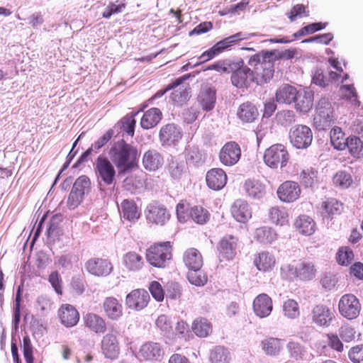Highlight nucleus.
Instances as JSON below:
<instances>
[{
  "label": "nucleus",
  "instance_id": "f257e3e1",
  "mask_svg": "<svg viewBox=\"0 0 363 363\" xmlns=\"http://www.w3.org/2000/svg\"><path fill=\"white\" fill-rule=\"evenodd\" d=\"M111 162L120 174H125L136 168L139 154L138 149L123 139L115 143L109 150Z\"/></svg>",
  "mask_w": 363,
  "mask_h": 363
},
{
  "label": "nucleus",
  "instance_id": "f03ea898",
  "mask_svg": "<svg viewBox=\"0 0 363 363\" xmlns=\"http://www.w3.org/2000/svg\"><path fill=\"white\" fill-rule=\"evenodd\" d=\"M273 56L272 52H265L261 55L255 54L252 55L248 64L253 67L252 74L254 83L263 85L271 81L274 74V63L270 58Z\"/></svg>",
  "mask_w": 363,
  "mask_h": 363
},
{
  "label": "nucleus",
  "instance_id": "7ed1b4c3",
  "mask_svg": "<svg viewBox=\"0 0 363 363\" xmlns=\"http://www.w3.org/2000/svg\"><path fill=\"white\" fill-rule=\"evenodd\" d=\"M172 257V245L169 241L154 243L145 252L147 263L156 268H165Z\"/></svg>",
  "mask_w": 363,
  "mask_h": 363
},
{
  "label": "nucleus",
  "instance_id": "20e7f679",
  "mask_svg": "<svg viewBox=\"0 0 363 363\" xmlns=\"http://www.w3.org/2000/svg\"><path fill=\"white\" fill-rule=\"evenodd\" d=\"M335 111L328 99H320L315 107L313 125L318 130L329 129L334 123Z\"/></svg>",
  "mask_w": 363,
  "mask_h": 363
},
{
  "label": "nucleus",
  "instance_id": "39448f33",
  "mask_svg": "<svg viewBox=\"0 0 363 363\" xmlns=\"http://www.w3.org/2000/svg\"><path fill=\"white\" fill-rule=\"evenodd\" d=\"M264 162L271 168H283L286 166L289 154L286 147L281 144H274L265 150Z\"/></svg>",
  "mask_w": 363,
  "mask_h": 363
},
{
  "label": "nucleus",
  "instance_id": "423d86ee",
  "mask_svg": "<svg viewBox=\"0 0 363 363\" xmlns=\"http://www.w3.org/2000/svg\"><path fill=\"white\" fill-rule=\"evenodd\" d=\"M231 82L239 89L247 88L254 82L252 69L244 64L242 60L233 61Z\"/></svg>",
  "mask_w": 363,
  "mask_h": 363
},
{
  "label": "nucleus",
  "instance_id": "0eeeda50",
  "mask_svg": "<svg viewBox=\"0 0 363 363\" xmlns=\"http://www.w3.org/2000/svg\"><path fill=\"white\" fill-rule=\"evenodd\" d=\"M361 309L359 300L352 294L343 295L338 302L340 314L349 320L356 319L359 315Z\"/></svg>",
  "mask_w": 363,
  "mask_h": 363
},
{
  "label": "nucleus",
  "instance_id": "6e6552de",
  "mask_svg": "<svg viewBox=\"0 0 363 363\" xmlns=\"http://www.w3.org/2000/svg\"><path fill=\"white\" fill-rule=\"evenodd\" d=\"M239 238L233 235H225L217 244V251L220 262L233 260L237 255Z\"/></svg>",
  "mask_w": 363,
  "mask_h": 363
},
{
  "label": "nucleus",
  "instance_id": "1a4fd4ad",
  "mask_svg": "<svg viewBox=\"0 0 363 363\" xmlns=\"http://www.w3.org/2000/svg\"><path fill=\"white\" fill-rule=\"evenodd\" d=\"M84 268L94 277H106L112 273L113 265L108 258L94 257L86 261Z\"/></svg>",
  "mask_w": 363,
  "mask_h": 363
},
{
  "label": "nucleus",
  "instance_id": "9d476101",
  "mask_svg": "<svg viewBox=\"0 0 363 363\" xmlns=\"http://www.w3.org/2000/svg\"><path fill=\"white\" fill-rule=\"evenodd\" d=\"M289 139L291 143L296 148H307L312 143L313 133L308 126L297 125L290 130Z\"/></svg>",
  "mask_w": 363,
  "mask_h": 363
},
{
  "label": "nucleus",
  "instance_id": "9b49d317",
  "mask_svg": "<svg viewBox=\"0 0 363 363\" xmlns=\"http://www.w3.org/2000/svg\"><path fill=\"white\" fill-rule=\"evenodd\" d=\"M145 216L148 223L163 226L169 220L171 214L166 206L155 202L147 206Z\"/></svg>",
  "mask_w": 363,
  "mask_h": 363
},
{
  "label": "nucleus",
  "instance_id": "f8f14e48",
  "mask_svg": "<svg viewBox=\"0 0 363 363\" xmlns=\"http://www.w3.org/2000/svg\"><path fill=\"white\" fill-rule=\"evenodd\" d=\"M95 172L98 179L106 185H111L115 182L116 169L108 158L98 157L95 162Z\"/></svg>",
  "mask_w": 363,
  "mask_h": 363
},
{
  "label": "nucleus",
  "instance_id": "ddd939ff",
  "mask_svg": "<svg viewBox=\"0 0 363 363\" xmlns=\"http://www.w3.org/2000/svg\"><path fill=\"white\" fill-rule=\"evenodd\" d=\"M241 149L234 141L226 143L219 152L220 162L225 166L230 167L235 164L240 159Z\"/></svg>",
  "mask_w": 363,
  "mask_h": 363
},
{
  "label": "nucleus",
  "instance_id": "4468645a",
  "mask_svg": "<svg viewBox=\"0 0 363 363\" xmlns=\"http://www.w3.org/2000/svg\"><path fill=\"white\" fill-rule=\"evenodd\" d=\"M335 318L334 311L323 304L316 305L311 311L312 322L318 327H329Z\"/></svg>",
  "mask_w": 363,
  "mask_h": 363
},
{
  "label": "nucleus",
  "instance_id": "2eb2a0df",
  "mask_svg": "<svg viewBox=\"0 0 363 363\" xmlns=\"http://www.w3.org/2000/svg\"><path fill=\"white\" fill-rule=\"evenodd\" d=\"M299 184L294 181H286L277 189V196L284 203H292L296 201L301 194Z\"/></svg>",
  "mask_w": 363,
  "mask_h": 363
},
{
  "label": "nucleus",
  "instance_id": "dca6fc26",
  "mask_svg": "<svg viewBox=\"0 0 363 363\" xmlns=\"http://www.w3.org/2000/svg\"><path fill=\"white\" fill-rule=\"evenodd\" d=\"M101 350L106 358L110 359H117L120 354V343L116 334L106 333L103 336L101 342Z\"/></svg>",
  "mask_w": 363,
  "mask_h": 363
},
{
  "label": "nucleus",
  "instance_id": "f3484780",
  "mask_svg": "<svg viewBox=\"0 0 363 363\" xmlns=\"http://www.w3.org/2000/svg\"><path fill=\"white\" fill-rule=\"evenodd\" d=\"M101 308L104 315L110 320H119L123 315V306L121 301L113 296H108L103 301Z\"/></svg>",
  "mask_w": 363,
  "mask_h": 363
},
{
  "label": "nucleus",
  "instance_id": "a211bd4d",
  "mask_svg": "<svg viewBox=\"0 0 363 363\" xmlns=\"http://www.w3.org/2000/svg\"><path fill=\"white\" fill-rule=\"evenodd\" d=\"M164 163L162 153L156 149H150L143 153L142 164L148 172H156L161 169Z\"/></svg>",
  "mask_w": 363,
  "mask_h": 363
},
{
  "label": "nucleus",
  "instance_id": "6ab92c4d",
  "mask_svg": "<svg viewBox=\"0 0 363 363\" xmlns=\"http://www.w3.org/2000/svg\"><path fill=\"white\" fill-rule=\"evenodd\" d=\"M150 300V297L147 291L135 289L126 296L125 302L129 308L141 311L147 306Z\"/></svg>",
  "mask_w": 363,
  "mask_h": 363
},
{
  "label": "nucleus",
  "instance_id": "aec40b11",
  "mask_svg": "<svg viewBox=\"0 0 363 363\" xmlns=\"http://www.w3.org/2000/svg\"><path fill=\"white\" fill-rule=\"evenodd\" d=\"M83 325L88 331L96 334H103L107 330L106 320L93 312L87 313L83 316Z\"/></svg>",
  "mask_w": 363,
  "mask_h": 363
},
{
  "label": "nucleus",
  "instance_id": "412c9836",
  "mask_svg": "<svg viewBox=\"0 0 363 363\" xmlns=\"http://www.w3.org/2000/svg\"><path fill=\"white\" fill-rule=\"evenodd\" d=\"M57 315L60 323L66 328H71L79 320V313L77 308L69 303H64L58 309Z\"/></svg>",
  "mask_w": 363,
  "mask_h": 363
},
{
  "label": "nucleus",
  "instance_id": "4be33fe9",
  "mask_svg": "<svg viewBox=\"0 0 363 363\" xmlns=\"http://www.w3.org/2000/svg\"><path fill=\"white\" fill-rule=\"evenodd\" d=\"M182 137V132L174 123L163 125L159 133V138L162 145H174Z\"/></svg>",
  "mask_w": 363,
  "mask_h": 363
},
{
  "label": "nucleus",
  "instance_id": "5701e85b",
  "mask_svg": "<svg viewBox=\"0 0 363 363\" xmlns=\"http://www.w3.org/2000/svg\"><path fill=\"white\" fill-rule=\"evenodd\" d=\"M228 177L221 168H212L206 175V184L209 189L214 191L222 189L226 184Z\"/></svg>",
  "mask_w": 363,
  "mask_h": 363
},
{
  "label": "nucleus",
  "instance_id": "b1692460",
  "mask_svg": "<svg viewBox=\"0 0 363 363\" xmlns=\"http://www.w3.org/2000/svg\"><path fill=\"white\" fill-rule=\"evenodd\" d=\"M272 308V300L266 294H259L253 301L254 312L260 318H265L269 315Z\"/></svg>",
  "mask_w": 363,
  "mask_h": 363
},
{
  "label": "nucleus",
  "instance_id": "393cba45",
  "mask_svg": "<svg viewBox=\"0 0 363 363\" xmlns=\"http://www.w3.org/2000/svg\"><path fill=\"white\" fill-rule=\"evenodd\" d=\"M233 217L240 223H246L252 217V209L246 201L236 200L231 206Z\"/></svg>",
  "mask_w": 363,
  "mask_h": 363
},
{
  "label": "nucleus",
  "instance_id": "a878e982",
  "mask_svg": "<svg viewBox=\"0 0 363 363\" xmlns=\"http://www.w3.org/2000/svg\"><path fill=\"white\" fill-rule=\"evenodd\" d=\"M253 264L257 270L263 272L272 271L276 264L274 256L267 251H262L254 255Z\"/></svg>",
  "mask_w": 363,
  "mask_h": 363
},
{
  "label": "nucleus",
  "instance_id": "bb28decb",
  "mask_svg": "<svg viewBox=\"0 0 363 363\" xmlns=\"http://www.w3.org/2000/svg\"><path fill=\"white\" fill-rule=\"evenodd\" d=\"M139 354L145 361H157L162 357L164 352L160 344L149 342L140 348Z\"/></svg>",
  "mask_w": 363,
  "mask_h": 363
},
{
  "label": "nucleus",
  "instance_id": "cd10ccee",
  "mask_svg": "<svg viewBox=\"0 0 363 363\" xmlns=\"http://www.w3.org/2000/svg\"><path fill=\"white\" fill-rule=\"evenodd\" d=\"M216 101V89L213 86H204L201 89L199 96L198 102L202 108L206 111L212 110Z\"/></svg>",
  "mask_w": 363,
  "mask_h": 363
},
{
  "label": "nucleus",
  "instance_id": "c85d7f7f",
  "mask_svg": "<svg viewBox=\"0 0 363 363\" xmlns=\"http://www.w3.org/2000/svg\"><path fill=\"white\" fill-rule=\"evenodd\" d=\"M296 111L306 113L313 107V94L311 91H299L297 92L294 101Z\"/></svg>",
  "mask_w": 363,
  "mask_h": 363
},
{
  "label": "nucleus",
  "instance_id": "c756f323",
  "mask_svg": "<svg viewBox=\"0 0 363 363\" xmlns=\"http://www.w3.org/2000/svg\"><path fill=\"white\" fill-rule=\"evenodd\" d=\"M183 262L189 270L201 269L203 264L202 255L194 247L189 248L184 252Z\"/></svg>",
  "mask_w": 363,
  "mask_h": 363
},
{
  "label": "nucleus",
  "instance_id": "7c9ffc66",
  "mask_svg": "<svg viewBox=\"0 0 363 363\" xmlns=\"http://www.w3.org/2000/svg\"><path fill=\"white\" fill-rule=\"evenodd\" d=\"M320 209L325 216L333 218L335 216L341 214L344 204L335 198L329 197L322 201Z\"/></svg>",
  "mask_w": 363,
  "mask_h": 363
},
{
  "label": "nucleus",
  "instance_id": "2f4dec72",
  "mask_svg": "<svg viewBox=\"0 0 363 363\" xmlns=\"http://www.w3.org/2000/svg\"><path fill=\"white\" fill-rule=\"evenodd\" d=\"M122 263L125 268L130 272L140 270L144 266L143 256L135 252L129 251L123 255Z\"/></svg>",
  "mask_w": 363,
  "mask_h": 363
},
{
  "label": "nucleus",
  "instance_id": "473e14b6",
  "mask_svg": "<svg viewBox=\"0 0 363 363\" xmlns=\"http://www.w3.org/2000/svg\"><path fill=\"white\" fill-rule=\"evenodd\" d=\"M162 111L157 108H151L146 111L140 120V125L148 130L155 127L162 120Z\"/></svg>",
  "mask_w": 363,
  "mask_h": 363
},
{
  "label": "nucleus",
  "instance_id": "72a5a7b5",
  "mask_svg": "<svg viewBox=\"0 0 363 363\" xmlns=\"http://www.w3.org/2000/svg\"><path fill=\"white\" fill-rule=\"evenodd\" d=\"M297 89L288 84L280 86L275 94L276 101L279 104H291L297 95Z\"/></svg>",
  "mask_w": 363,
  "mask_h": 363
},
{
  "label": "nucleus",
  "instance_id": "f704fd0d",
  "mask_svg": "<svg viewBox=\"0 0 363 363\" xmlns=\"http://www.w3.org/2000/svg\"><path fill=\"white\" fill-rule=\"evenodd\" d=\"M269 220L279 226L288 225L289 223V215L284 207L274 206L269 210Z\"/></svg>",
  "mask_w": 363,
  "mask_h": 363
},
{
  "label": "nucleus",
  "instance_id": "c9c22d12",
  "mask_svg": "<svg viewBox=\"0 0 363 363\" xmlns=\"http://www.w3.org/2000/svg\"><path fill=\"white\" fill-rule=\"evenodd\" d=\"M121 207L123 218L130 222H135L140 218V210L133 200H123L121 204Z\"/></svg>",
  "mask_w": 363,
  "mask_h": 363
},
{
  "label": "nucleus",
  "instance_id": "e433bc0d",
  "mask_svg": "<svg viewBox=\"0 0 363 363\" xmlns=\"http://www.w3.org/2000/svg\"><path fill=\"white\" fill-rule=\"evenodd\" d=\"M189 216V219L201 225L206 224L211 218L208 210L199 205L190 207Z\"/></svg>",
  "mask_w": 363,
  "mask_h": 363
},
{
  "label": "nucleus",
  "instance_id": "4c0bfd02",
  "mask_svg": "<svg viewBox=\"0 0 363 363\" xmlns=\"http://www.w3.org/2000/svg\"><path fill=\"white\" fill-rule=\"evenodd\" d=\"M294 225L300 233L305 235H311L315 230V223L306 215L298 216L295 220Z\"/></svg>",
  "mask_w": 363,
  "mask_h": 363
},
{
  "label": "nucleus",
  "instance_id": "58836bf2",
  "mask_svg": "<svg viewBox=\"0 0 363 363\" xmlns=\"http://www.w3.org/2000/svg\"><path fill=\"white\" fill-rule=\"evenodd\" d=\"M193 333L199 337H206L212 333V324L204 318L195 319L191 325Z\"/></svg>",
  "mask_w": 363,
  "mask_h": 363
},
{
  "label": "nucleus",
  "instance_id": "ea45409f",
  "mask_svg": "<svg viewBox=\"0 0 363 363\" xmlns=\"http://www.w3.org/2000/svg\"><path fill=\"white\" fill-rule=\"evenodd\" d=\"M244 188L249 196L255 199L262 198L266 193L265 185L257 180H247Z\"/></svg>",
  "mask_w": 363,
  "mask_h": 363
},
{
  "label": "nucleus",
  "instance_id": "a19ab883",
  "mask_svg": "<svg viewBox=\"0 0 363 363\" xmlns=\"http://www.w3.org/2000/svg\"><path fill=\"white\" fill-rule=\"evenodd\" d=\"M255 238L260 243L271 244L277 239V234L273 228L263 226L255 230Z\"/></svg>",
  "mask_w": 363,
  "mask_h": 363
},
{
  "label": "nucleus",
  "instance_id": "79ce46f5",
  "mask_svg": "<svg viewBox=\"0 0 363 363\" xmlns=\"http://www.w3.org/2000/svg\"><path fill=\"white\" fill-rule=\"evenodd\" d=\"M239 118L245 123L252 122L258 116L257 108L250 102L242 104L238 109Z\"/></svg>",
  "mask_w": 363,
  "mask_h": 363
},
{
  "label": "nucleus",
  "instance_id": "37998d69",
  "mask_svg": "<svg viewBox=\"0 0 363 363\" xmlns=\"http://www.w3.org/2000/svg\"><path fill=\"white\" fill-rule=\"evenodd\" d=\"M262 348L267 355L277 356L282 349L281 340L276 337H268L261 342Z\"/></svg>",
  "mask_w": 363,
  "mask_h": 363
},
{
  "label": "nucleus",
  "instance_id": "c03bdc74",
  "mask_svg": "<svg viewBox=\"0 0 363 363\" xmlns=\"http://www.w3.org/2000/svg\"><path fill=\"white\" fill-rule=\"evenodd\" d=\"M298 278L302 281L311 280L315 277L316 269L314 264L308 261H301L297 264Z\"/></svg>",
  "mask_w": 363,
  "mask_h": 363
},
{
  "label": "nucleus",
  "instance_id": "a18cd8bd",
  "mask_svg": "<svg viewBox=\"0 0 363 363\" xmlns=\"http://www.w3.org/2000/svg\"><path fill=\"white\" fill-rule=\"evenodd\" d=\"M247 39V37L242 32L237 33L234 35L225 38L222 40L217 42L215 45H216L220 53H222L225 50H228L230 47L235 45L242 40Z\"/></svg>",
  "mask_w": 363,
  "mask_h": 363
},
{
  "label": "nucleus",
  "instance_id": "49530a36",
  "mask_svg": "<svg viewBox=\"0 0 363 363\" xmlns=\"http://www.w3.org/2000/svg\"><path fill=\"white\" fill-rule=\"evenodd\" d=\"M330 142L335 149L342 150L346 147L347 138H345V133L340 128L334 127L330 130Z\"/></svg>",
  "mask_w": 363,
  "mask_h": 363
},
{
  "label": "nucleus",
  "instance_id": "de8ad7c7",
  "mask_svg": "<svg viewBox=\"0 0 363 363\" xmlns=\"http://www.w3.org/2000/svg\"><path fill=\"white\" fill-rule=\"evenodd\" d=\"M300 182L305 186H313L318 182V171L313 167H306L300 173Z\"/></svg>",
  "mask_w": 363,
  "mask_h": 363
},
{
  "label": "nucleus",
  "instance_id": "09e8293b",
  "mask_svg": "<svg viewBox=\"0 0 363 363\" xmlns=\"http://www.w3.org/2000/svg\"><path fill=\"white\" fill-rule=\"evenodd\" d=\"M210 360L211 363H229L230 354L224 347L217 346L211 352Z\"/></svg>",
  "mask_w": 363,
  "mask_h": 363
},
{
  "label": "nucleus",
  "instance_id": "8fccbe9b",
  "mask_svg": "<svg viewBox=\"0 0 363 363\" xmlns=\"http://www.w3.org/2000/svg\"><path fill=\"white\" fill-rule=\"evenodd\" d=\"M351 174L345 171H338L333 177V183L335 186L340 189H347L352 184Z\"/></svg>",
  "mask_w": 363,
  "mask_h": 363
},
{
  "label": "nucleus",
  "instance_id": "3c124183",
  "mask_svg": "<svg viewBox=\"0 0 363 363\" xmlns=\"http://www.w3.org/2000/svg\"><path fill=\"white\" fill-rule=\"evenodd\" d=\"M354 252L348 246L340 247L335 256L337 262L342 266H348L354 259Z\"/></svg>",
  "mask_w": 363,
  "mask_h": 363
},
{
  "label": "nucleus",
  "instance_id": "603ef678",
  "mask_svg": "<svg viewBox=\"0 0 363 363\" xmlns=\"http://www.w3.org/2000/svg\"><path fill=\"white\" fill-rule=\"evenodd\" d=\"M347 147L350 153L354 157H363V142L357 137L347 138Z\"/></svg>",
  "mask_w": 363,
  "mask_h": 363
},
{
  "label": "nucleus",
  "instance_id": "864d4df0",
  "mask_svg": "<svg viewBox=\"0 0 363 363\" xmlns=\"http://www.w3.org/2000/svg\"><path fill=\"white\" fill-rule=\"evenodd\" d=\"M187 278L191 284L196 286H203L208 281L207 274L201 269H191L188 272Z\"/></svg>",
  "mask_w": 363,
  "mask_h": 363
},
{
  "label": "nucleus",
  "instance_id": "5fc2aeb1",
  "mask_svg": "<svg viewBox=\"0 0 363 363\" xmlns=\"http://www.w3.org/2000/svg\"><path fill=\"white\" fill-rule=\"evenodd\" d=\"M171 100L178 106L186 104L189 99V88L180 87L174 90L170 96Z\"/></svg>",
  "mask_w": 363,
  "mask_h": 363
},
{
  "label": "nucleus",
  "instance_id": "6e6d98bb",
  "mask_svg": "<svg viewBox=\"0 0 363 363\" xmlns=\"http://www.w3.org/2000/svg\"><path fill=\"white\" fill-rule=\"evenodd\" d=\"M284 315L294 319L299 316L300 311L298 303L294 299H288L283 304Z\"/></svg>",
  "mask_w": 363,
  "mask_h": 363
},
{
  "label": "nucleus",
  "instance_id": "4d7b16f0",
  "mask_svg": "<svg viewBox=\"0 0 363 363\" xmlns=\"http://www.w3.org/2000/svg\"><path fill=\"white\" fill-rule=\"evenodd\" d=\"M137 113H138L128 114L121 119V128L131 137L134 135L135 133V127L136 124L135 116Z\"/></svg>",
  "mask_w": 363,
  "mask_h": 363
},
{
  "label": "nucleus",
  "instance_id": "13d9d810",
  "mask_svg": "<svg viewBox=\"0 0 363 363\" xmlns=\"http://www.w3.org/2000/svg\"><path fill=\"white\" fill-rule=\"evenodd\" d=\"M326 23H313L301 28L298 31L295 33L293 35L295 38L304 36L308 34H312L316 31L320 30L325 28Z\"/></svg>",
  "mask_w": 363,
  "mask_h": 363
},
{
  "label": "nucleus",
  "instance_id": "bf43d9fd",
  "mask_svg": "<svg viewBox=\"0 0 363 363\" xmlns=\"http://www.w3.org/2000/svg\"><path fill=\"white\" fill-rule=\"evenodd\" d=\"M91 188V181L89 178L86 175H82L79 177L74 182L72 189L82 193L84 196L86 192H88Z\"/></svg>",
  "mask_w": 363,
  "mask_h": 363
},
{
  "label": "nucleus",
  "instance_id": "052dcab7",
  "mask_svg": "<svg viewBox=\"0 0 363 363\" xmlns=\"http://www.w3.org/2000/svg\"><path fill=\"white\" fill-rule=\"evenodd\" d=\"M232 65L233 61L227 62L225 60H219L208 66L206 69H204V71L216 70L220 73L229 74L232 71Z\"/></svg>",
  "mask_w": 363,
  "mask_h": 363
},
{
  "label": "nucleus",
  "instance_id": "680f3d73",
  "mask_svg": "<svg viewBox=\"0 0 363 363\" xmlns=\"http://www.w3.org/2000/svg\"><path fill=\"white\" fill-rule=\"evenodd\" d=\"M309 11L307 10L306 6L302 4H297L294 5L290 12L288 13V17L291 22L295 21L297 18L302 16H308Z\"/></svg>",
  "mask_w": 363,
  "mask_h": 363
},
{
  "label": "nucleus",
  "instance_id": "e2e57ef3",
  "mask_svg": "<svg viewBox=\"0 0 363 363\" xmlns=\"http://www.w3.org/2000/svg\"><path fill=\"white\" fill-rule=\"evenodd\" d=\"M84 196L82 193H79L74 189H72L67 201V206L69 209H74L78 207L84 199Z\"/></svg>",
  "mask_w": 363,
  "mask_h": 363
},
{
  "label": "nucleus",
  "instance_id": "0e129e2a",
  "mask_svg": "<svg viewBox=\"0 0 363 363\" xmlns=\"http://www.w3.org/2000/svg\"><path fill=\"white\" fill-rule=\"evenodd\" d=\"M148 289L152 297L157 301H162L164 298V291L160 282L152 281L150 283Z\"/></svg>",
  "mask_w": 363,
  "mask_h": 363
},
{
  "label": "nucleus",
  "instance_id": "69168bd1",
  "mask_svg": "<svg viewBox=\"0 0 363 363\" xmlns=\"http://www.w3.org/2000/svg\"><path fill=\"white\" fill-rule=\"evenodd\" d=\"M339 335L343 341L350 342L355 339L356 331L352 326L345 324L340 328Z\"/></svg>",
  "mask_w": 363,
  "mask_h": 363
},
{
  "label": "nucleus",
  "instance_id": "338daca9",
  "mask_svg": "<svg viewBox=\"0 0 363 363\" xmlns=\"http://www.w3.org/2000/svg\"><path fill=\"white\" fill-rule=\"evenodd\" d=\"M23 352L26 363H33V347L30 337L26 335L23 338Z\"/></svg>",
  "mask_w": 363,
  "mask_h": 363
},
{
  "label": "nucleus",
  "instance_id": "774afa93",
  "mask_svg": "<svg viewBox=\"0 0 363 363\" xmlns=\"http://www.w3.org/2000/svg\"><path fill=\"white\" fill-rule=\"evenodd\" d=\"M348 356L353 363H363V345L352 347L348 352Z\"/></svg>",
  "mask_w": 363,
  "mask_h": 363
}]
</instances>
